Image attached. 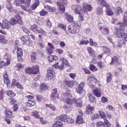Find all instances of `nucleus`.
<instances>
[{
    "label": "nucleus",
    "mask_w": 127,
    "mask_h": 127,
    "mask_svg": "<svg viewBox=\"0 0 127 127\" xmlns=\"http://www.w3.org/2000/svg\"><path fill=\"white\" fill-rule=\"evenodd\" d=\"M117 25L119 27L118 29L115 30L116 35L118 38H124L125 41H127V34H126L124 31L125 26H123L120 23H118Z\"/></svg>",
    "instance_id": "obj_1"
},
{
    "label": "nucleus",
    "mask_w": 127,
    "mask_h": 127,
    "mask_svg": "<svg viewBox=\"0 0 127 127\" xmlns=\"http://www.w3.org/2000/svg\"><path fill=\"white\" fill-rule=\"evenodd\" d=\"M53 66L56 69L63 70V69H64V66L70 67V64L69 63L67 59L63 57H61L59 59V62L54 64Z\"/></svg>",
    "instance_id": "obj_2"
},
{
    "label": "nucleus",
    "mask_w": 127,
    "mask_h": 127,
    "mask_svg": "<svg viewBox=\"0 0 127 127\" xmlns=\"http://www.w3.org/2000/svg\"><path fill=\"white\" fill-rule=\"evenodd\" d=\"M81 25L82 24L80 22L74 23L73 25H70L67 28V31L70 34L78 33L79 31H80V28H81Z\"/></svg>",
    "instance_id": "obj_3"
},
{
    "label": "nucleus",
    "mask_w": 127,
    "mask_h": 127,
    "mask_svg": "<svg viewBox=\"0 0 127 127\" xmlns=\"http://www.w3.org/2000/svg\"><path fill=\"white\" fill-rule=\"evenodd\" d=\"M15 17L16 19L13 17L10 19L9 22L11 25H15V24H17V23H19V24H20L21 25L23 24L21 16L19 15H16Z\"/></svg>",
    "instance_id": "obj_4"
},
{
    "label": "nucleus",
    "mask_w": 127,
    "mask_h": 127,
    "mask_svg": "<svg viewBox=\"0 0 127 127\" xmlns=\"http://www.w3.org/2000/svg\"><path fill=\"white\" fill-rule=\"evenodd\" d=\"M68 1L67 0H60L58 2V10L60 12H64L65 11V6H67Z\"/></svg>",
    "instance_id": "obj_5"
},
{
    "label": "nucleus",
    "mask_w": 127,
    "mask_h": 127,
    "mask_svg": "<svg viewBox=\"0 0 127 127\" xmlns=\"http://www.w3.org/2000/svg\"><path fill=\"white\" fill-rule=\"evenodd\" d=\"M28 98V101L26 102L25 105L27 107H33L35 105V101L33 99V96L28 95L26 96Z\"/></svg>",
    "instance_id": "obj_6"
},
{
    "label": "nucleus",
    "mask_w": 127,
    "mask_h": 127,
    "mask_svg": "<svg viewBox=\"0 0 127 127\" xmlns=\"http://www.w3.org/2000/svg\"><path fill=\"white\" fill-rule=\"evenodd\" d=\"M21 40L23 41V44L27 45V46H30L32 42L30 41V38L29 36L25 35L21 38Z\"/></svg>",
    "instance_id": "obj_7"
},
{
    "label": "nucleus",
    "mask_w": 127,
    "mask_h": 127,
    "mask_svg": "<svg viewBox=\"0 0 127 127\" xmlns=\"http://www.w3.org/2000/svg\"><path fill=\"white\" fill-rule=\"evenodd\" d=\"M71 8L75 14H79V13H80L81 12L82 13H85V12L83 11V8H82V7L79 5H72Z\"/></svg>",
    "instance_id": "obj_8"
},
{
    "label": "nucleus",
    "mask_w": 127,
    "mask_h": 127,
    "mask_svg": "<svg viewBox=\"0 0 127 127\" xmlns=\"http://www.w3.org/2000/svg\"><path fill=\"white\" fill-rule=\"evenodd\" d=\"M52 101H55L56 99L59 98V94L56 88H53L52 90V94L50 96Z\"/></svg>",
    "instance_id": "obj_9"
},
{
    "label": "nucleus",
    "mask_w": 127,
    "mask_h": 127,
    "mask_svg": "<svg viewBox=\"0 0 127 127\" xmlns=\"http://www.w3.org/2000/svg\"><path fill=\"white\" fill-rule=\"evenodd\" d=\"M91 87L92 88H93V89H95L93 90V95H94V96H96V97H97V98H100V97H101V95H102L100 88H96V86L94 85H92Z\"/></svg>",
    "instance_id": "obj_10"
},
{
    "label": "nucleus",
    "mask_w": 127,
    "mask_h": 127,
    "mask_svg": "<svg viewBox=\"0 0 127 127\" xmlns=\"http://www.w3.org/2000/svg\"><path fill=\"white\" fill-rule=\"evenodd\" d=\"M11 25L8 20L4 19L2 21V29H9Z\"/></svg>",
    "instance_id": "obj_11"
},
{
    "label": "nucleus",
    "mask_w": 127,
    "mask_h": 127,
    "mask_svg": "<svg viewBox=\"0 0 127 127\" xmlns=\"http://www.w3.org/2000/svg\"><path fill=\"white\" fill-rule=\"evenodd\" d=\"M57 120H59L60 121H62V122H64V123H72L73 120L71 119V121H69V119L67 120V116L65 115H62L59 116H58Z\"/></svg>",
    "instance_id": "obj_12"
},
{
    "label": "nucleus",
    "mask_w": 127,
    "mask_h": 127,
    "mask_svg": "<svg viewBox=\"0 0 127 127\" xmlns=\"http://www.w3.org/2000/svg\"><path fill=\"white\" fill-rule=\"evenodd\" d=\"M46 77L48 80H52L55 77V72L51 69H49Z\"/></svg>",
    "instance_id": "obj_13"
},
{
    "label": "nucleus",
    "mask_w": 127,
    "mask_h": 127,
    "mask_svg": "<svg viewBox=\"0 0 127 127\" xmlns=\"http://www.w3.org/2000/svg\"><path fill=\"white\" fill-rule=\"evenodd\" d=\"M48 47L47 48L46 50L48 52V54L50 55V54H53V50L54 49V46L53 45L50 43H48Z\"/></svg>",
    "instance_id": "obj_14"
},
{
    "label": "nucleus",
    "mask_w": 127,
    "mask_h": 127,
    "mask_svg": "<svg viewBox=\"0 0 127 127\" xmlns=\"http://www.w3.org/2000/svg\"><path fill=\"white\" fill-rule=\"evenodd\" d=\"M84 86H85V82H81L76 89V93H78V94H81V93H82V92L83 91V88H84Z\"/></svg>",
    "instance_id": "obj_15"
},
{
    "label": "nucleus",
    "mask_w": 127,
    "mask_h": 127,
    "mask_svg": "<svg viewBox=\"0 0 127 127\" xmlns=\"http://www.w3.org/2000/svg\"><path fill=\"white\" fill-rule=\"evenodd\" d=\"M64 16L67 21H68V22H69L70 23H72V22L74 21L73 16L71 15V14L68 13H65L64 14Z\"/></svg>",
    "instance_id": "obj_16"
},
{
    "label": "nucleus",
    "mask_w": 127,
    "mask_h": 127,
    "mask_svg": "<svg viewBox=\"0 0 127 127\" xmlns=\"http://www.w3.org/2000/svg\"><path fill=\"white\" fill-rule=\"evenodd\" d=\"M87 82L89 83H97V79L93 74H90L87 77Z\"/></svg>",
    "instance_id": "obj_17"
},
{
    "label": "nucleus",
    "mask_w": 127,
    "mask_h": 127,
    "mask_svg": "<svg viewBox=\"0 0 127 127\" xmlns=\"http://www.w3.org/2000/svg\"><path fill=\"white\" fill-rule=\"evenodd\" d=\"M73 103H75L76 107H78L79 108H82L83 102H82L81 99L78 98L77 99H75L73 98Z\"/></svg>",
    "instance_id": "obj_18"
},
{
    "label": "nucleus",
    "mask_w": 127,
    "mask_h": 127,
    "mask_svg": "<svg viewBox=\"0 0 127 127\" xmlns=\"http://www.w3.org/2000/svg\"><path fill=\"white\" fill-rule=\"evenodd\" d=\"M31 68L32 74H36L39 73V66L38 65H33Z\"/></svg>",
    "instance_id": "obj_19"
},
{
    "label": "nucleus",
    "mask_w": 127,
    "mask_h": 127,
    "mask_svg": "<svg viewBox=\"0 0 127 127\" xmlns=\"http://www.w3.org/2000/svg\"><path fill=\"white\" fill-rule=\"evenodd\" d=\"M76 124H78L79 125H81V124H85V121L83 119L82 115H78L76 118Z\"/></svg>",
    "instance_id": "obj_20"
},
{
    "label": "nucleus",
    "mask_w": 127,
    "mask_h": 127,
    "mask_svg": "<svg viewBox=\"0 0 127 127\" xmlns=\"http://www.w3.org/2000/svg\"><path fill=\"white\" fill-rule=\"evenodd\" d=\"M37 33L41 34L38 36L40 39H42V36H46L47 35L46 32H45L42 28H40Z\"/></svg>",
    "instance_id": "obj_21"
},
{
    "label": "nucleus",
    "mask_w": 127,
    "mask_h": 127,
    "mask_svg": "<svg viewBox=\"0 0 127 127\" xmlns=\"http://www.w3.org/2000/svg\"><path fill=\"white\" fill-rule=\"evenodd\" d=\"M44 7L50 12H55L56 11V8L54 7L50 6L48 5H45Z\"/></svg>",
    "instance_id": "obj_22"
},
{
    "label": "nucleus",
    "mask_w": 127,
    "mask_h": 127,
    "mask_svg": "<svg viewBox=\"0 0 127 127\" xmlns=\"http://www.w3.org/2000/svg\"><path fill=\"white\" fill-rule=\"evenodd\" d=\"M97 3L100 4V5L105 6V7H109V4L105 0H97Z\"/></svg>",
    "instance_id": "obj_23"
},
{
    "label": "nucleus",
    "mask_w": 127,
    "mask_h": 127,
    "mask_svg": "<svg viewBox=\"0 0 127 127\" xmlns=\"http://www.w3.org/2000/svg\"><path fill=\"white\" fill-rule=\"evenodd\" d=\"M48 60L50 62H53V61H57L58 60V57L54 55H50L48 56Z\"/></svg>",
    "instance_id": "obj_24"
},
{
    "label": "nucleus",
    "mask_w": 127,
    "mask_h": 127,
    "mask_svg": "<svg viewBox=\"0 0 127 127\" xmlns=\"http://www.w3.org/2000/svg\"><path fill=\"white\" fill-rule=\"evenodd\" d=\"M101 49L104 51L105 54H111V49L106 46L101 47Z\"/></svg>",
    "instance_id": "obj_25"
},
{
    "label": "nucleus",
    "mask_w": 127,
    "mask_h": 127,
    "mask_svg": "<svg viewBox=\"0 0 127 127\" xmlns=\"http://www.w3.org/2000/svg\"><path fill=\"white\" fill-rule=\"evenodd\" d=\"M7 40L5 39V36L0 35V43L1 44H6L7 43Z\"/></svg>",
    "instance_id": "obj_26"
},
{
    "label": "nucleus",
    "mask_w": 127,
    "mask_h": 127,
    "mask_svg": "<svg viewBox=\"0 0 127 127\" xmlns=\"http://www.w3.org/2000/svg\"><path fill=\"white\" fill-rule=\"evenodd\" d=\"M87 50L89 53V54L90 55V56H92L94 58L96 57V55H95V51L93 50V49L91 47H87Z\"/></svg>",
    "instance_id": "obj_27"
},
{
    "label": "nucleus",
    "mask_w": 127,
    "mask_h": 127,
    "mask_svg": "<svg viewBox=\"0 0 127 127\" xmlns=\"http://www.w3.org/2000/svg\"><path fill=\"white\" fill-rule=\"evenodd\" d=\"M88 98L89 102H91V103H92V104H93V105H96L97 102L96 101V98H95L94 96H92L91 94H89L88 95Z\"/></svg>",
    "instance_id": "obj_28"
},
{
    "label": "nucleus",
    "mask_w": 127,
    "mask_h": 127,
    "mask_svg": "<svg viewBox=\"0 0 127 127\" xmlns=\"http://www.w3.org/2000/svg\"><path fill=\"white\" fill-rule=\"evenodd\" d=\"M83 9L84 12H85V11H87V10L88 11H91V10H92V8L91 5L85 4L84 5H83Z\"/></svg>",
    "instance_id": "obj_29"
},
{
    "label": "nucleus",
    "mask_w": 127,
    "mask_h": 127,
    "mask_svg": "<svg viewBox=\"0 0 127 127\" xmlns=\"http://www.w3.org/2000/svg\"><path fill=\"white\" fill-rule=\"evenodd\" d=\"M3 58L4 59H5L6 60H7L6 61L7 65H9V64H10V60L11 59V57H10V56H9L8 54H5L3 56Z\"/></svg>",
    "instance_id": "obj_30"
},
{
    "label": "nucleus",
    "mask_w": 127,
    "mask_h": 127,
    "mask_svg": "<svg viewBox=\"0 0 127 127\" xmlns=\"http://www.w3.org/2000/svg\"><path fill=\"white\" fill-rule=\"evenodd\" d=\"M53 127H63V123L60 121H57L53 125Z\"/></svg>",
    "instance_id": "obj_31"
},
{
    "label": "nucleus",
    "mask_w": 127,
    "mask_h": 127,
    "mask_svg": "<svg viewBox=\"0 0 127 127\" xmlns=\"http://www.w3.org/2000/svg\"><path fill=\"white\" fill-rule=\"evenodd\" d=\"M31 29L32 31H33V32L36 34L38 33V31L40 29L38 26H37V25L34 24L31 26Z\"/></svg>",
    "instance_id": "obj_32"
},
{
    "label": "nucleus",
    "mask_w": 127,
    "mask_h": 127,
    "mask_svg": "<svg viewBox=\"0 0 127 127\" xmlns=\"http://www.w3.org/2000/svg\"><path fill=\"white\" fill-rule=\"evenodd\" d=\"M106 14L107 15L110 16V15H113V14H114V12H113L111 8H110V5H109V7H106Z\"/></svg>",
    "instance_id": "obj_33"
},
{
    "label": "nucleus",
    "mask_w": 127,
    "mask_h": 127,
    "mask_svg": "<svg viewBox=\"0 0 127 127\" xmlns=\"http://www.w3.org/2000/svg\"><path fill=\"white\" fill-rule=\"evenodd\" d=\"M22 3H24V0H15L14 1V4L17 6H20Z\"/></svg>",
    "instance_id": "obj_34"
},
{
    "label": "nucleus",
    "mask_w": 127,
    "mask_h": 127,
    "mask_svg": "<svg viewBox=\"0 0 127 127\" xmlns=\"http://www.w3.org/2000/svg\"><path fill=\"white\" fill-rule=\"evenodd\" d=\"M96 12H97L98 15H101L103 14L104 11H103V8L101 7L98 6L96 8Z\"/></svg>",
    "instance_id": "obj_35"
},
{
    "label": "nucleus",
    "mask_w": 127,
    "mask_h": 127,
    "mask_svg": "<svg viewBox=\"0 0 127 127\" xmlns=\"http://www.w3.org/2000/svg\"><path fill=\"white\" fill-rule=\"evenodd\" d=\"M39 5V0H35L34 3L31 6V8L35 10L36 8Z\"/></svg>",
    "instance_id": "obj_36"
},
{
    "label": "nucleus",
    "mask_w": 127,
    "mask_h": 127,
    "mask_svg": "<svg viewBox=\"0 0 127 127\" xmlns=\"http://www.w3.org/2000/svg\"><path fill=\"white\" fill-rule=\"evenodd\" d=\"M58 27H59V28H61V29H63V30H64V31L67 33V30H66V25L62 23H59L58 24Z\"/></svg>",
    "instance_id": "obj_37"
},
{
    "label": "nucleus",
    "mask_w": 127,
    "mask_h": 127,
    "mask_svg": "<svg viewBox=\"0 0 127 127\" xmlns=\"http://www.w3.org/2000/svg\"><path fill=\"white\" fill-rule=\"evenodd\" d=\"M100 31L102 34L106 35L107 34H109V30L108 28H103Z\"/></svg>",
    "instance_id": "obj_38"
},
{
    "label": "nucleus",
    "mask_w": 127,
    "mask_h": 127,
    "mask_svg": "<svg viewBox=\"0 0 127 127\" xmlns=\"http://www.w3.org/2000/svg\"><path fill=\"white\" fill-rule=\"evenodd\" d=\"M63 108L64 109L66 112H69L72 110V106L70 105V104H66L63 106Z\"/></svg>",
    "instance_id": "obj_39"
},
{
    "label": "nucleus",
    "mask_w": 127,
    "mask_h": 127,
    "mask_svg": "<svg viewBox=\"0 0 127 127\" xmlns=\"http://www.w3.org/2000/svg\"><path fill=\"white\" fill-rule=\"evenodd\" d=\"M32 117H34L36 119H40V115H39V113L37 111H34L32 113Z\"/></svg>",
    "instance_id": "obj_40"
},
{
    "label": "nucleus",
    "mask_w": 127,
    "mask_h": 127,
    "mask_svg": "<svg viewBox=\"0 0 127 127\" xmlns=\"http://www.w3.org/2000/svg\"><path fill=\"white\" fill-rule=\"evenodd\" d=\"M5 93L9 97H15V93H14V92H12V91H11V90L6 91H5Z\"/></svg>",
    "instance_id": "obj_41"
},
{
    "label": "nucleus",
    "mask_w": 127,
    "mask_h": 127,
    "mask_svg": "<svg viewBox=\"0 0 127 127\" xmlns=\"http://www.w3.org/2000/svg\"><path fill=\"white\" fill-rule=\"evenodd\" d=\"M86 111L87 113H91L92 111H94V107L90 105H88L86 107Z\"/></svg>",
    "instance_id": "obj_42"
},
{
    "label": "nucleus",
    "mask_w": 127,
    "mask_h": 127,
    "mask_svg": "<svg viewBox=\"0 0 127 127\" xmlns=\"http://www.w3.org/2000/svg\"><path fill=\"white\" fill-rule=\"evenodd\" d=\"M65 103L68 105H72L73 103H74V99L67 98L65 100Z\"/></svg>",
    "instance_id": "obj_43"
},
{
    "label": "nucleus",
    "mask_w": 127,
    "mask_h": 127,
    "mask_svg": "<svg viewBox=\"0 0 127 127\" xmlns=\"http://www.w3.org/2000/svg\"><path fill=\"white\" fill-rule=\"evenodd\" d=\"M14 85L16 86V87H17V88H18V89H20L21 90H22V89H23V87H22L21 84L20 83H19V82H16L15 84L11 83V87H12V86H14Z\"/></svg>",
    "instance_id": "obj_44"
},
{
    "label": "nucleus",
    "mask_w": 127,
    "mask_h": 127,
    "mask_svg": "<svg viewBox=\"0 0 127 127\" xmlns=\"http://www.w3.org/2000/svg\"><path fill=\"white\" fill-rule=\"evenodd\" d=\"M112 78H113V76L112 75V73L111 72H108L107 74V83H110L112 80Z\"/></svg>",
    "instance_id": "obj_45"
},
{
    "label": "nucleus",
    "mask_w": 127,
    "mask_h": 127,
    "mask_svg": "<svg viewBox=\"0 0 127 127\" xmlns=\"http://www.w3.org/2000/svg\"><path fill=\"white\" fill-rule=\"evenodd\" d=\"M40 86H41L40 90H41V91H46V90L48 89L47 85H46L45 83H42L41 84Z\"/></svg>",
    "instance_id": "obj_46"
},
{
    "label": "nucleus",
    "mask_w": 127,
    "mask_h": 127,
    "mask_svg": "<svg viewBox=\"0 0 127 127\" xmlns=\"http://www.w3.org/2000/svg\"><path fill=\"white\" fill-rule=\"evenodd\" d=\"M4 114L7 118H11L12 116V112L10 111H5Z\"/></svg>",
    "instance_id": "obj_47"
},
{
    "label": "nucleus",
    "mask_w": 127,
    "mask_h": 127,
    "mask_svg": "<svg viewBox=\"0 0 127 127\" xmlns=\"http://www.w3.org/2000/svg\"><path fill=\"white\" fill-rule=\"evenodd\" d=\"M17 54L18 57H21L23 55L22 53V49L20 48H18L17 51Z\"/></svg>",
    "instance_id": "obj_48"
},
{
    "label": "nucleus",
    "mask_w": 127,
    "mask_h": 127,
    "mask_svg": "<svg viewBox=\"0 0 127 127\" xmlns=\"http://www.w3.org/2000/svg\"><path fill=\"white\" fill-rule=\"evenodd\" d=\"M65 84L66 86L69 87V88H72L73 86H74V83L72 81H66Z\"/></svg>",
    "instance_id": "obj_49"
},
{
    "label": "nucleus",
    "mask_w": 127,
    "mask_h": 127,
    "mask_svg": "<svg viewBox=\"0 0 127 127\" xmlns=\"http://www.w3.org/2000/svg\"><path fill=\"white\" fill-rule=\"evenodd\" d=\"M123 9H121L120 7H117L116 11L115 12L117 15H119V14H120V13H123Z\"/></svg>",
    "instance_id": "obj_50"
},
{
    "label": "nucleus",
    "mask_w": 127,
    "mask_h": 127,
    "mask_svg": "<svg viewBox=\"0 0 127 127\" xmlns=\"http://www.w3.org/2000/svg\"><path fill=\"white\" fill-rule=\"evenodd\" d=\"M99 114L101 119H103V120L106 119V114H105V112L99 111Z\"/></svg>",
    "instance_id": "obj_51"
},
{
    "label": "nucleus",
    "mask_w": 127,
    "mask_h": 127,
    "mask_svg": "<svg viewBox=\"0 0 127 127\" xmlns=\"http://www.w3.org/2000/svg\"><path fill=\"white\" fill-rule=\"evenodd\" d=\"M90 70L93 71V72H96V71L98 70V68L96 66L94 65L93 64H90L89 66Z\"/></svg>",
    "instance_id": "obj_52"
},
{
    "label": "nucleus",
    "mask_w": 127,
    "mask_h": 127,
    "mask_svg": "<svg viewBox=\"0 0 127 127\" xmlns=\"http://www.w3.org/2000/svg\"><path fill=\"white\" fill-rule=\"evenodd\" d=\"M31 58L32 62L34 63V62H35V60H36V53L32 54L31 55Z\"/></svg>",
    "instance_id": "obj_53"
},
{
    "label": "nucleus",
    "mask_w": 127,
    "mask_h": 127,
    "mask_svg": "<svg viewBox=\"0 0 127 127\" xmlns=\"http://www.w3.org/2000/svg\"><path fill=\"white\" fill-rule=\"evenodd\" d=\"M6 8L9 10V11H10V12H11V11H12V5H11V3H10V2H8L6 5Z\"/></svg>",
    "instance_id": "obj_54"
},
{
    "label": "nucleus",
    "mask_w": 127,
    "mask_h": 127,
    "mask_svg": "<svg viewBox=\"0 0 127 127\" xmlns=\"http://www.w3.org/2000/svg\"><path fill=\"white\" fill-rule=\"evenodd\" d=\"M87 44H89L88 40H80L79 42V45H87Z\"/></svg>",
    "instance_id": "obj_55"
},
{
    "label": "nucleus",
    "mask_w": 127,
    "mask_h": 127,
    "mask_svg": "<svg viewBox=\"0 0 127 127\" xmlns=\"http://www.w3.org/2000/svg\"><path fill=\"white\" fill-rule=\"evenodd\" d=\"M25 71L27 74H32V69L30 67H26Z\"/></svg>",
    "instance_id": "obj_56"
},
{
    "label": "nucleus",
    "mask_w": 127,
    "mask_h": 127,
    "mask_svg": "<svg viewBox=\"0 0 127 127\" xmlns=\"http://www.w3.org/2000/svg\"><path fill=\"white\" fill-rule=\"evenodd\" d=\"M90 46H98V43L94 42L92 39H90Z\"/></svg>",
    "instance_id": "obj_57"
},
{
    "label": "nucleus",
    "mask_w": 127,
    "mask_h": 127,
    "mask_svg": "<svg viewBox=\"0 0 127 127\" xmlns=\"http://www.w3.org/2000/svg\"><path fill=\"white\" fill-rule=\"evenodd\" d=\"M117 62H118V59L116 57H113L112 58V61L110 64L113 65V64H116Z\"/></svg>",
    "instance_id": "obj_58"
},
{
    "label": "nucleus",
    "mask_w": 127,
    "mask_h": 127,
    "mask_svg": "<svg viewBox=\"0 0 127 127\" xmlns=\"http://www.w3.org/2000/svg\"><path fill=\"white\" fill-rule=\"evenodd\" d=\"M56 53H58V54H59V55H61V54H63L64 53V51L61 48L58 49L56 50Z\"/></svg>",
    "instance_id": "obj_59"
},
{
    "label": "nucleus",
    "mask_w": 127,
    "mask_h": 127,
    "mask_svg": "<svg viewBox=\"0 0 127 127\" xmlns=\"http://www.w3.org/2000/svg\"><path fill=\"white\" fill-rule=\"evenodd\" d=\"M100 116H99V114L95 113L91 117V120L92 121H95V120H97V119H99Z\"/></svg>",
    "instance_id": "obj_60"
},
{
    "label": "nucleus",
    "mask_w": 127,
    "mask_h": 127,
    "mask_svg": "<svg viewBox=\"0 0 127 127\" xmlns=\"http://www.w3.org/2000/svg\"><path fill=\"white\" fill-rule=\"evenodd\" d=\"M46 106L47 108H49L50 109H51V110H52V111H55V106L51 105V104H46Z\"/></svg>",
    "instance_id": "obj_61"
},
{
    "label": "nucleus",
    "mask_w": 127,
    "mask_h": 127,
    "mask_svg": "<svg viewBox=\"0 0 127 127\" xmlns=\"http://www.w3.org/2000/svg\"><path fill=\"white\" fill-rule=\"evenodd\" d=\"M104 125L107 126V127H111V123L109 122V121L107 119H104Z\"/></svg>",
    "instance_id": "obj_62"
},
{
    "label": "nucleus",
    "mask_w": 127,
    "mask_h": 127,
    "mask_svg": "<svg viewBox=\"0 0 127 127\" xmlns=\"http://www.w3.org/2000/svg\"><path fill=\"white\" fill-rule=\"evenodd\" d=\"M79 17H78V20L79 21H83L84 20V16H83V14H82V12H80L78 14Z\"/></svg>",
    "instance_id": "obj_63"
},
{
    "label": "nucleus",
    "mask_w": 127,
    "mask_h": 127,
    "mask_svg": "<svg viewBox=\"0 0 127 127\" xmlns=\"http://www.w3.org/2000/svg\"><path fill=\"white\" fill-rule=\"evenodd\" d=\"M40 14L41 16H44V15H46V14H47V11H45L44 9H42L40 11Z\"/></svg>",
    "instance_id": "obj_64"
}]
</instances>
